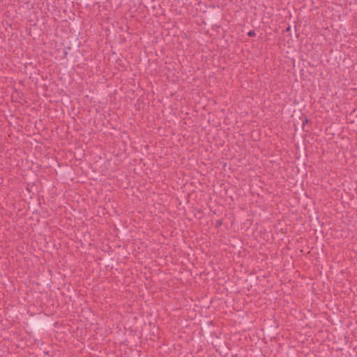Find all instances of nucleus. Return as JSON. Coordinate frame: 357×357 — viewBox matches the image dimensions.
<instances>
[{"mask_svg":"<svg viewBox=\"0 0 357 357\" xmlns=\"http://www.w3.org/2000/svg\"><path fill=\"white\" fill-rule=\"evenodd\" d=\"M255 32H254V31H250V32L248 33V36H255Z\"/></svg>","mask_w":357,"mask_h":357,"instance_id":"obj_1","label":"nucleus"}]
</instances>
